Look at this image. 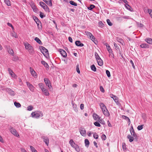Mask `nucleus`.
<instances>
[{
	"mask_svg": "<svg viewBox=\"0 0 152 152\" xmlns=\"http://www.w3.org/2000/svg\"><path fill=\"white\" fill-rule=\"evenodd\" d=\"M107 22L109 26H111L113 25L112 23L110 22V21L109 19H107Z\"/></svg>",
	"mask_w": 152,
	"mask_h": 152,
	"instance_id": "nucleus-45",
	"label": "nucleus"
},
{
	"mask_svg": "<svg viewBox=\"0 0 152 152\" xmlns=\"http://www.w3.org/2000/svg\"><path fill=\"white\" fill-rule=\"evenodd\" d=\"M95 57L96 59V60H97V59H98V58H100V57H99L98 54L96 52L95 53Z\"/></svg>",
	"mask_w": 152,
	"mask_h": 152,
	"instance_id": "nucleus-49",
	"label": "nucleus"
},
{
	"mask_svg": "<svg viewBox=\"0 0 152 152\" xmlns=\"http://www.w3.org/2000/svg\"><path fill=\"white\" fill-rule=\"evenodd\" d=\"M4 2L7 6H11V4L10 0H4Z\"/></svg>",
	"mask_w": 152,
	"mask_h": 152,
	"instance_id": "nucleus-30",
	"label": "nucleus"
},
{
	"mask_svg": "<svg viewBox=\"0 0 152 152\" xmlns=\"http://www.w3.org/2000/svg\"><path fill=\"white\" fill-rule=\"evenodd\" d=\"M6 91L8 92L9 94L11 96H14L15 95V93L14 91L9 88H7L6 89Z\"/></svg>",
	"mask_w": 152,
	"mask_h": 152,
	"instance_id": "nucleus-11",
	"label": "nucleus"
},
{
	"mask_svg": "<svg viewBox=\"0 0 152 152\" xmlns=\"http://www.w3.org/2000/svg\"><path fill=\"white\" fill-rule=\"evenodd\" d=\"M99 26L100 27H102L103 26V23L101 21H100L99 22Z\"/></svg>",
	"mask_w": 152,
	"mask_h": 152,
	"instance_id": "nucleus-60",
	"label": "nucleus"
},
{
	"mask_svg": "<svg viewBox=\"0 0 152 152\" xmlns=\"http://www.w3.org/2000/svg\"><path fill=\"white\" fill-rule=\"evenodd\" d=\"M101 138H102V139L103 140H105L106 139V136L104 134H103L102 135V137H101Z\"/></svg>",
	"mask_w": 152,
	"mask_h": 152,
	"instance_id": "nucleus-52",
	"label": "nucleus"
},
{
	"mask_svg": "<svg viewBox=\"0 0 152 152\" xmlns=\"http://www.w3.org/2000/svg\"><path fill=\"white\" fill-rule=\"evenodd\" d=\"M38 86L42 91L45 88L44 84L42 83H39L38 84Z\"/></svg>",
	"mask_w": 152,
	"mask_h": 152,
	"instance_id": "nucleus-25",
	"label": "nucleus"
},
{
	"mask_svg": "<svg viewBox=\"0 0 152 152\" xmlns=\"http://www.w3.org/2000/svg\"><path fill=\"white\" fill-rule=\"evenodd\" d=\"M43 1L49 6L51 7L52 6L51 0H43Z\"/></svg>",
	"mask_w": 152,
	"mask_h": 152,
	"instance_id": "nucleus-16",
	"label": "nucleus"
},
{
	"mask_svg": "<svg viewBox=\"0 0 152 152\" xmlns=\"http://www.w3.org/2000/svg\"><path fill=\"white\" fill-rule=\"evenodd\" d=\"M42 92L43 94H44L46 96H48L49 95V93L48 90L45 88L43 89L42 90Z\"/></svg>",
	"mask_w": 152,
	"mask_h": 152,
	"instance_id": "nucleus-15",
	"label": "nucleus"
},
{
	"mask_svg": "<svg viewBox=\"0 0 152 152\" xmlns=\"http://www.w3.org/2000/svg\"><path fill=\"white\" fill-rule=\"evenodd\" d=\"M76 71H77V72L79 74L80 73V69H79L78 64L76 66Z\"/></svg>",
	"mask_w": 152,
	"mask_h": 152,
	"instance_id": "nucleus-51",
	"label": "nucleus"
},
{
	"mask_svg": "<svg viewBox=\"0 0 152 152\" xmlns=\"http://www.w3.org/2000/svg\"><path fill=\"white\" fill-rule=\"evenodd\" d=\"M34 40L39 44H42V42L40 39L38 37H36L34 39Z\"/></svg>",
	"mask_w": 152,
	"mask_h": 152,
	"instance_id": "nucleus-28",
	"label": "nucleus"
},
{
	"mask_svg": "<svg viewBox=\"0 0 152 152\" xmlns=\"http://www.w3.org/2000/svg\"><path fill=\"white\" fill-rule=\"evenodd\" d=\"M69 143L72 147L75 148L76 151L77 152H79L80 151V149L79 146L78 145L75 144L73 140H70L69 141Z\"/></svg>",
	"mask_w": 152,
	"mask_h": 152,
	"instance_id": "nucleus-3",
	"label": "nucleus"
},
{
	"mask_svg": "<svg viewBox=\"0 0 152 152\" xmlns=\"http://www.w3.org/2000/svg\"><path fill=\"white\" fill-rule=\"evenodd\" d=\"M44 80L46 86L48 87L49 89H50L52 88V87L50 80L47 78H45Z\"/></svg>",
	"mask_w": 152,
	"mask_h": 152,
	"instance_id": "nucleus-9",
	"label": "nucleus"
},
{
	"mask_svg": "<svg viewBox=\"0 0 152 152\" xmlns=\"http://www.w3.org/2000/svg\"><path fill=\"white\" fill-rule=\"evenodd\" d=\"M148 12L150 15L151 17L152 18V10L151 9H148Z\"/></svg>",
	"mask_w": 152,
	"mask_h": 152,
	"instance_id": "nucleus-47",
	"label": "nucleus"
},
{
	"mask_svg": "<svg viewBox=\"0 0 152 152\" xmlns=\"http://www.w3.org/2000/svg\"><path fill=\"white\" fill-rule=\"evenodd\" d=\"M97 62H98V64L100 66H101L103 64V63L102 60L101 59V58H98V59L97 60Z\"/></svg>",
	"mask_w": 152,
	"mask_h": 152,
	"instance_id": "nucleus-22",
	"label": "nucleus"
},
{
	"mask_svg": "<svg viewBox=\"0 0 152 152\" xmlns=\"http://www.w3.org/2000/svg\"><path fill=\"white\" fill-rule=\"evenodd\" d=\"M113 100L117 104H119L118 99L117 97H116V98H114V99H113Z\"/></svg>",
	"mask_w": 152,
	"mask_h": 152,
	"instance_id": "nucleus-46",
	"label": "nucleus"
},
{
	"mask_svg": "<svg viewBox=\"0 0 152 152\" xmlns=\"http://www.w3.org/2000/svg\"><path fill=\"white\" fill-rule=\"evenodd\" d=\"M30 147L32 152H37V151L33 146H30Z\"/></svg>",
	"mask_w": 152,
	"mask_h": 152,
	"instance_id": "nucleus-37",
	"label": "nucleus"
},
{
	"mask_svg": "<svg viewBox=\"0 0 152 152\" xmlns=\"http://www.w3.org/2000/svg\"><path fill=\"white\" fill-rule=\"evenodd\" d=\"M72 106L74 110L76 112H77L78 111V110L77 105L73 103L72 101Z\"/></svg>",
	"mask_w": 152,
	"mask_h": 152,
	"instance_id": "nucleus-24",
	"label": "nucleus"
},
{
	"mask_svg": "<svg viewBox=\"0 0 152 152\" xmlns=\"http://www.w3.org/2000/svg\"><path fill=\"white\" fill-rule=\"evenodd\" d=\"M140 46L141 48H149V45L146 43H142L141 44Z\"/></svg>",
	"mask_w": 152,
	"mask_h": 152,
	"instance_id": "nucleus-19",
	"label": "nucleus"
},
{
	"mask_svg": "<svg viewBox=\"0 0 152 152\" xmlns=\"http://www.w3.org/2000/svg\"><path fill=\"white\" fill-rule=\"evenodd\" d=\"M99 106L104 114L106 116H109L110 115V114L105 105L102 103H100L99 104Z\"/></svg>",
	"mask_w": 152,
	"mask_h": 152,
	"instance_id": "nucleus-1",
	"label": "nucleus"
},
{
	"mask_svg": "<svg viewBox=\"0 0 152 152\" xmlns=\"http://www.w3.org/2000/svg\"><path fill=\"white\" fill-rule=\"evenodd\" d=\"M125 6L127 9L129 10H131V7L128 4H125Z\"/></svg>",
	"mask_w": 152,
	"mask_h": 152,
	"instance_id": "nucleus-44",
	"label": "nucleus"
},
{
	"mask_svg": "<svg viewBox=\"0 0 152 152\" xmlns=\"http://www.w3.org/2000/svg\"><path fill=\"white\" fill-rule=\"evenodd\" d=\"M93 117L94 119L95 120H97L98 119H99V118L98 115L96 113H94Z\"/></svg>",
	"mask_w": 152,
	"mask_h": 152,
	"instance_id": "nucleus-29",
	"label": "nucleus"
},
{
	"mask_svg": "<svg viewBox=\"0 0 152 152\" xmlns=\"http://www.w3.org/2000/svg\"><path fill=\"white\" fill-rule=\"evenodd\" d=\"M94 125L96 126L100 127L101 125L99 122L97 121L95 122L94 123Z\"/></svg>",
	"mask_w": 152,
	"mask_h": 152,
	"instance_id": "nucleus-41",
	"label": "nucleus"
},
{
	"mask_svg": "<svg viewBox=\"0 0 152 152\" xmlns=\"http://www.w3.org/2000/svg\"><path fill=\"white\" fill-rule=\"evenodd\" d=\"M26 84L30 90L32 92H34L35 89L34 87L28 82H26Z\"/></svg>",
	"mask_w": 152,
	"mask_h": 152,
	"instance_id": "nucleus-10",
	"label": "nucleus"
},
{
	"mask_svg": "<svg viewBox=\"0 0 152 152\" xmlns=\"http://www.w3.org/2000/svg\"><path fill=\"white\" fill-rule=\"evenodd\" d=\"M130 131L132 135L134 137V140L137 141V136L136 134L135 133L132 126V128L130 129Z\"/></svg>",
	"mask_w": 152,
	"mask_h": 152,
	"instance_id": "nucleus-7",
	"label": "nucleus"
},
{
	"mask_svg": "<svg viewBox=\"0 0 152 152\" xmlns=\"http://www.w3.org/2000/svg\"><path fill=\"white\" fill-rule=\"evenodd\" d=\"M127 138L129 139V141L130 142H132L134 140V138L133 137H132L130 135H128Z\"/></svg>",
	"mask_w": 152,
	"mask_h": 152,
	"instance_id": "nucleus-23",
	"label": "nucleus"
},
{
	"mask_svg": "<svg viewBox=\"0 0 152 152\" xmlns=\"http://www.w3.org/2000/svg\"><path fill=\"white\" fill-rule=\"evenodd\" d=\"M143 125L138 126L137 127L138 130H142L143 128Z\"/></svg>",
	"mask_w": 152,
	"mask_h": 152,
	"instance_id": "nucleus-43",
	"label": "nucleus"
},
{
	"mask_svg": "<svg viewBox=\"0 0 152 152\" xmlns=\"http://www.w3.org/2000/svg\"><path fill=\"white\" fill-rule=\"evenodd\" d=\"M10 130L11 133L13 135L18 137H19L20 136L17 131L13 127L10 126Z\"/></svg>",
	"mask_w": 152,
	"mask_h": 152,
	"instance_id": "nucleus-6",
	"label": "nucleus"
},
{
	"mask_svg": "<svg viewBox=\"0 0 152 152\" xmlns=\"http://www.w3.org/2000/svg\"><path fill=\"white\" fill-rule=\"evenodd\" d=\"M98 121L99 123L102 124H105V122L102 119H100V118H99Z\"/></svg>",
	"mask_w": 152,
	"mask_h": 152,
	"instance_id": "nucleus-39",
	"label": "nucleus"
},
{
	"mask_svg": "<svg viewBox=\"0 0 152 152\" xmlns=\"http://www.w3.org/2000/svg\"><path fill=\"white\" fill-rule=\"evenodd\" d=\"M8 71L9 72V74L12 77L15 78L16 77V75L14 73L12 70L10 68H8Z\"/></svg>",
	"mask_w": 152,
	"mask_h": 152,
	"instance_id": "nucleus-17",
	"label": "nucleus"
},
{
	"mask_svg": "<svg viewBox=\"0 0 152 152\" xmlns=\"http://www.w3.org/2000/svg\"><path fill=\"white\" fill-rule=\"evenodd\" d=\"M122 117L123 118L128 120V123H129V124H130V120L128 117L125 115H123Z\"/></svg>",
	"mask_w": 152,
	"mask_h": 152,
	"instance_id": "nucleus-36",
	"label": "nucleus"
},
{
	"mask_svg": "<svg viewBox=\"0 0 152 152\" xmlns=\"http://www.w3.org/2000/svg\"><path fill=\"white\" fill-rule=\"evenodd\" d=\"M34 20L36 22L37 24H38V23H40V21L38 19V18L37 17H36L35 18V19H34Z\"/></svg>",
	"mask_w": 152,
	"mask_h": 152,
	"instance_id": "nucleus-50",
	"label": "nucleus"
},
{
	"mask_svg": "<svg viewBox=\"0 0 152 152\" xmlns=\"http://www.w3.org/2000/svg\"><path fill=\"white\" fill-rule=\"evenodd\" d=\"M40 6L42 7L45 11L49 12V9L48 6L43 2L41 1L39 2Z\"/></svg>",
	"mask_w": 152,
	"mask_h": 152,
	"instance_id": "nucleus-8",
	"label": "nucleus"
},
{
	"mask_svg": "<svg viewBox=\"0 0 152 152\" xmlns=\"http://www.w3.org/2000/svg\"><path fill=\"white\" fill-rule=\"evenodd\" d=\"M7 24L9 26L11 27L12 29H14V27L11 24L9 23H8Z\"/></svg>",
	"mask_w": 152,
	"mask_h": 152,
	"instance_id": "nucleus-58",
	"label": "nucleus"
},
{
	"mask_svg": "<svg viewBox=\"0 0 152 152\" xmlns=\"http://www.w3.org/2000/svg\"><path fill=\"white\" fill-rule=\"evenodd\" d=\"M80 132L81 134L84 137H85L86 135V130L84 129H80Z\"/></svg>",
	"mask_w": 152,
	"mask_h": 152,
	"instance_id": "nucleus-14",
	"label": "nucleus"
},
{
	"mask_svg": "<svg viewBox=\"0 0 152 152\" xmlns=\"http://www.w3.org/2000/svg\"><path fill=\"white\" fill-rule=\"evenodd\" d=\"M105 45L106 46L107 49L109 53H112L113 52L112 50L111 49L110 45L107 44V43L105 44Z\"/></svg>",
	"mask_w": 152,
	"mask_h": 152,
	"instance_id": "nucleus-21",
	"label": "nucleus"
},
{
	"mask_svg": "<svg viewBox=\"0 0 152 152\" xmlns=\"http://www.w3.org/2000/svg\"><path fill=\"white\" fill-rule=\"evenodd\" d=\"M70 4L72 5L76 6H77V4L74 2L73 1H69Z\"/></svg>",
	"mask_w": 152,
	"mask_h": 152,
	"instance_id": "nucleus-34",
	"label": "nucleus"
},
{
	"mask_svg": "<svg viewBox=\"0 0 152 152\" xmlns=\"http://www.w3.org/2000/svg\"><path fill=\"white\" fill-rule=\"evenodd\" d=\"M100 91H101L102 92H104V88L102 86H100Z\"/></svg>",
	"mask_w": 152,
	"mask_h": 152,
	"instance_id": "nucleus-57",
	"label": "nucleus"
},
{
	"mask_svg": "<svg viewBox=\"0 0 152 152\" xmlns=\"http://www.w3.org/2000/svg\"><path fill=\"white\" fill-rule=\"evenodd\" d=\"M84 104H81L80 105V108L81 110H83L84 109Z\"/></svg>",
	"mask_w": 152,
	"mask_h": 152,
	"instance_id": "nucleus-63",
	"label": "nucleus"
},
{
	"mask_svg": "<svg viewBox=\"0 0 152 152\" xmlns=\"http://www.w3.org/2000/svg\"><path fill=\"white\" fill-rule=\"evenodd\" d=\"M114 45L116 49H119V47L115 42L114 43Z\"/></svg>",
	"mask_w": 152,
	"mask_h": 152,
	"instance_id": "nucleus-55",
	"label": "nucleus"
},
{
	"mask_svg": "<svg viewBox=\"0 0 152 152\" xmlns=\"http://www.w3.org/2000/svg\"><path fill=\"white\" fill-rule=\"evenodd\" d=\"M91 69L94 72L96 71V68L95 66L93 64L92 65H91Z\"/></svg>",
	"mask_w": 152,
	"mask_h": 152,
	"instance_id": "nucleus-33",
	"label": "nucleus"
},
{
	"mask_svg": "<svg viewBox=\"0 0 152 152\" xmlns=\"http://www.w3.org/2000/svg\"><path fill=\"white\" fill-rule=\"evenodd\" d=\"M95 7V6L94 5H91L90 6L88 7V10H92V9Z\"/></svg>",
	"mask_w": 152,
	"mask_h": 152,
	"instance_id": "nucleus-38",
	"label": "nucleus"
},
{
	"mask_svg": "<svg viewBox=\"0 0 152 152\" xmlns=\"http://www.w3.org/2000/svg\"><path fill=\"white\" fill-rule=\"evenodd\" d=\"M41 17V18H44V16H43V13L42 12H40V15H39Z\"/></svg>",
	"mask_w": 152,
	"mask_h": 152,
	"instance_id": "nucleus-56",
	"label": "nucleus"
},
{
	"mask_svg": "<svg viewBox=\"0 0 152 152\" xmlns=\"http://www.w3.org/2000/svg\"><path fill=\"white\" fill-rule=\"evenodd\" d=\"M106 74L108 77H110V72L108 70H106Z\"/></svg>",
	"mask_w": 152,
	"mask_h": 152,
	"instance_id": "nucleus-53",
	"label": "nucleus"
},
{
	"mask_svg": "<svg viewBox=\"0 0 152 152\" xmlns=\"http://www.w3.org/2000/svg\"><path fill=\"white\" fill-rule=\"evenodd\" d=\"M130 62L131 63V64H132V66L133 67L134 69H135V66H134V63H133V61H132V60H131L130 61Z\"/></svg>",
	"mask_w": 152,
	"mask_h": 152,
	"instance_id": "nucleus-61",
	"label": "nucleus"
},
{
	"mask_svg": "<svg viewBox=\"0 0 152 152\" xmlns=\"http://www.w3.org/2000/svg\"><path fill=\"white\" fill-rule=\"evenodd\" d=\"M60 51V53L63 57H65L66 56V53L65 50L62 49H61Z\"/></svg>",
	"mask_w": 152,
	"mask_h": 152,
	"instance_id": "nucleus-18",
	"label": "nucleus"
},
{
	"mask_svg": "<svg viewBox=\"0 0 152 152\" xmlns=\"http://www.w3.org/2000/svg\"><path fill=\"white\" fill-rule=\"evenodd\" d=\"M85 33L93 41V40L94 39V37L90 32L88 31H86L85 32Z\"/></svg>",
	"mask_w": 152,
	"mask_h": 152,
	"instance_id": "nucleus-12",
	"label": "nucleus"
},
{
	"mask_svg": "<svg viewBox=\"0 0 152 152\" xmlns=\"http://www.w3.org/2000/svg\"><path fill=\"white\" fill-rule=\"evenodd\" d=\"M41 138L44 140V141L47 146H48L49 142V140L48 138L45 136H42Z\"/></svg>",
	"mask_w": 152,
	"mask_h": 152,
	"instance_id": "nucleus-13",
	"label": "nucleus"
},
{
	"mask_svg": "<svg viewBox=\"0 0 152 152\" xmlns=\"http://www.w3.org/2000/svg\"><path fill=\"white\" fill-rule=\"evenodd\" d=\"M8 52L11 55L13 56L14 55V52L12 49H9L8 50Z\"/></svg>",
	"mask_w": 152,
	"mask_h": 152,
	"instance_id": "nucleus-35",
	"label": "nucleus"
},
{
	"mask_svg": "<svg viewBox=\"0 0 152 152\" xmlns=\"http://www.w3.org/2000/svg\"><path fill=\"white\" fill-rule=\"evenodd\" d=\"M41 63L42 64H43L45 67L46 68H48L49 65L48 64L45 62L44 61H41Z\"/></svg>",
	"mask_w": 152,
	"mask_h": 152,
	"instance_id": "nucleus-27",
	"label": "nucleus"
},
{
	"mask_svg": "<svg viewBox=\"0 0 152 152\" xmlns=\"http://www.w3.org/2000/svg\"><path fill=\"white\" fill-rule=\"evenodd\" d=\"M24 45L26 49L28 51L29 53H33V48L30 45L27 43H24Z\"/></svg>",
	"mask_w": 152,
	"mask_h": 152,
	"instance_id": "nucleus-5",
	"label": "nucleus"
},
{
	"mask_svg": "<svg viewBox=\"0 0 152 152\" xmlns=\"http://www.w3.org/2000/svg\"><path fill=\"white\" fill-rule=\"evenodd\" d=\"M31 115L32 117L33 118H38L40 117H42L43 116V114L41 111H38L32 112L31 114Z\"/></svg>",
	"mask_w": 152,
	"mask_h": 152,
	"instance_id": "nucleus-2",
	"label": "nucleus"
},
{
	"mask_svg": "<svg viewBox=\"0 0 152 152\" xmlns=\"http://www.w3.org/2000/svg\"><path fill=\"white\" fill-rule=\"evenodd\" d=\"M40 24H41V23H40ZM39 23H38L37 24V26H38V28L39 29H41L42 28V26L41 25V24H40L39 25Z\"/></svg>",
	"mask_w": 152,
	"mask_h": 152,
	"instance_id": "nucleus-59",
	"label": "nucleus"
},
{
	"mask_svg": "<svg viewBox=\"0 0 152 152\" xmlns=\"http://www.w3.org/2000/svg\"><path fill=\"white\" fill-rule=\"evenodd\" d=\"M85 146H88L89 144V142L88 140L87 139H86L85 140Z\"/></svg>",
	"mask_w": 152,
	"mask_h": 152,
	"instance_id": "nucleus-32",
	"label": "nucleus"
},
{
	"mask_svg": "<svg viewBox=\"0 0 152 152\" xmlns=\"http://www.w3.org/2000/svg\"><path fill=\"white\" fill-rule=\"evenodd\" d=\"M110 97L111 98H112L113 99H114V98H116V97H117L116 96H115V95H114L113 94H111L110 95Z\"/></svg>",
	"mask_w": 152,
	"mask_h": 152,
	"instance_id": "nucleus-62",
	"label": "nucleus"
},
{
	"mask_svg": "<svg viewBox=\"0 0 152 152\" xmlns=\"http://www.w3.org/2000/svg\"><path fill=\"white\" fill-rule=\"evenodd\" d=\"M75 45L78 46L83 47L84 46L83 44L81 43L79 41H77L75 42Z\"/></svg>",
	"mask_w": 152,
	"mask_h": 152,
	"instance_id": "nucleus-20",
	"label": "nucleus"
},
{
	"mask_svg": "<svg viewBox=\"0 0 152 152\" xmlns=\"http://www.w3.org/2000/svg\"><path fill=\"white\" fill-rule=\"evenodd\" d=\"M41 52L44 55L46 58H48L49 57V53L48 50L45 47L42 46L40 48Z\"/></svg>",
	"mask_w": 152,
	"mask_h": 152,
	"instance_id": "nucleus-4",
	"label": "nucleus"
},
{
	"mask_svg": "<svg viewBox=\"0 0 152 152\" xmlns=\"http://www.w3.org/2000/svg\"><path fill=\"white\" fill-rule=\"evenodd\" d=\"M93 136H94V138L95 139H97L98 138V137H99V136L98 134H97L96 133H94V135H93Z\"/></svg>",
	"mask_w": 152,
	"mask_h": 152,
	"instance_id": "nucleus-54",
	"label": "nucleus"
},
{
	"mask_svg": "<svg viewBox=\"0 0 152 152\" xmlns=\"http://www.w3.org/2000/svg\"><path fill=\"white\" fill-rule=\"evenodd\" d=\"M27 110L28 111H31L33 109V107L31 105L28 106L27 107Z\"/></svg>",
	"mask_w": 152,
	"mask_h": 152,
	"instance_id": "nucleus-42",
	"label": "nucleus"
},
{
	"mask_svg": "<svg viewBox=\"0 0 152 152\" xmlns=\"http://www.w3.org/2000/svg\"><path fill=\"white\" fill-rule=\"evenodd\" d=\"M122 147L124 151H125L126 149V144L125 143H122Z\"/></svg>",
	"mask_w": 152,
	"mask_h": 152,
	"instance_id": "nucleus-40",
	"label": "nucleus"
},
{
	"mask_svg": "<svg viewBox=\"0 0 152 152\" xmlns=\"http://www.w3.org/2000/svg\"><path fill=\"white\" fill-rule=\"evenodd\" d=\"M21 152H27L23 148H21Z\"/></svg>",
	"mask_w": 152,
	"mask_h": 152,
	"instance_id": "nucleus-64",
	"label": "nucleus"
},
{
	"mask_svg": "<svg viewBox=\"0 0 152 152\" xmlns=\"http://www.w3.org/2000/svg\"><path fill=\"white\" fill-rule=\"evenodd\" d=\"M145 41L150 44H152V39L150 38H147L145 39Z\"/></svg>",
	"mask_w": 152,
	"mask_h": 152,
	"instance_id": "nucleus-26",
	"label": "nucleus"
},
{
	"mask_svg": "<svg viewBox=\"0 0 152 152\" xmlns=\"http://www.w3.org/2000/svg\"><path fill=\"white\" fill-rule=\"evenodd\" d=\"M14 104L18 108L19 107H21V104H20L18 102H15L14 103Z\"/></svg>",
	"mask_w": 152,
	"mask_h": 152,
	"instance_id": "nucleus-31",
	"label": "nucleus"
},
{
	"mask_svg": "<svg viewBox=\"0 0 152 152\" xmlns=\"http://www.w3.org/2000/svg\"><path fill=\"white\" fill-rule=\"evenodd\" d=\"M31 75L34 77L36 78L37 77V74L34 71L33 72L31 73Z\"/></svg>",
	"mask_w": 152,
	"mask_h": 152,
	"instance_id": "nucleus-48",
	"label": "nucleus"
}]
</instances>
